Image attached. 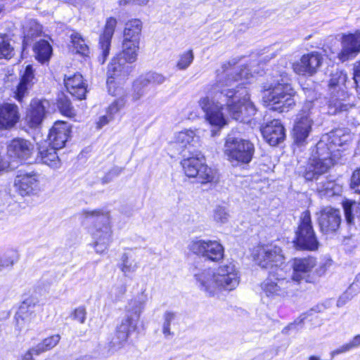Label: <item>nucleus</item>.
<instances>
[{
	"label": "nucleus",
	"mask_w": 360,
	"mask_h": 360,
	"mask_svg": "<svg viewBox=\"0 0 360 360\" xmlns=\"http://www.w3.org/2000/svg\"><path fill=\"white\" fill-rule=\"evenodd\" d=\"M261 73L255 61L243 68L233 67L228 62L222 65L221 70H217L216 89L227 98L226 109L232 119L245 122L256 113L247 89L242 86Z\"/></svg>",
	"instance_id": "obj_1"
},
{
	"label": "nucleus",
	"mask_w": 360,
	"mask_h": 360,
	"mask_svg": "<svg viewBox=\"0 0 360 360\" xmlns=\"http://www.w3.org/2000/svg\"><path fill=\"white\" fill-rule=\"evenodd\" d=\"M198 289L206 297L219 296L223 291H231L240 283V272L233 262H227L217 269H196L193 272Z\"/></svg>",
	"instance_id": "obj_2"
},
{
	"label": "nucleus",
	"mask_w": 360,
	"mask_h": 360,
	"mask_svg": "<svg viewBox=\"0 0 360 360\" xmlns=\"http://www.w3.org/2000/svg\"><path fill=\"white\" fill-rule=\"evenodd\" d=\"M140 42L122 41V51L114 57L108 65L107 86L112 96H120L123 93L120 86L132 71L131 63L138 58Z\"/></svg>",
	"instance_id": "obj_3"
},
{
	"label": "nucleus",
	"mask_w": 360,
	"mask_h": 360,
	"mask_svg": "<svg viewBox=\"0 0 360 360\" xmlns=\"http://www.w3.org/2000/svg\"><path fill=\"white\" fill-rule=\"evenodd\" d=\"M281 80L264 86V102L269 106L270 109L283 112L288 111L295 104V91L288 84L286 75L281 76Z\"/></svg>",
	"instance_id": "obj_4"
},
{
	"label": "nucleus",
	"mask_w": 360,
	"mask_h": 360,
	"mask_svg": "<svg viewBox=\"0 0 360 360\" xmlns=\"http://www.w3.org/2000/svg\"><path fill=\"white\" fill-rule=\"evenodd\" d=\"M82 215L85 219H93L94 226L90 229L92 238L91 247L98 255L105 254L112 241V231L110 215L100 210H84Z\"/></svg>",
	"instance_id": "obj_5"
},
{
	"label": "nucleus",
	"mask_w": 360,
	"mask_h": 360,
	"mask_svg": "<svg viewBox=\"0 0 360 360\" xmlns=\"http://www.w3.org/2000/svg\"><path fill=\"white\" fill-rule=\"evenodd\" d=\"M347 74L342 70H337L330 75L328 82V108L331 114L347 111L352 106L347 101L349 96L347 86Z\"/></svg>",
	"instance_id": "obj_6"
},
{
	"label": "nucleus",
	"mask_w": 360,
	"mask_h": 360,
	"mask_svg": "<svg viewBox=\"0 0 360 360\" xmlns=\"http://www.w3.org/2000/svg\"><path fill=\"white\" fill-rule=\"evenodd\" d=\"M224 152L232 165L248 164L252 159L255 147L248 140L229 135L225 141Z\"/></svg>",
	"instance_id": "obj_7"
},
{
	"label": "nucleus",
	"mask_w": 360,
	"mask_h": 360,
	"mask_svg": "<svg viewBox=\"0 0 360 360\" xmlns=\"http://www.w3.org/2000/svg\"><path fill=\"white\" fill-rule=\"evenodd\" d=\"M336 155L326 150L323 141H319L312 151L309 165L304 174L305 179L311 181L317 175L326 173L333 165Z\"/></svg>",
	"instance_id": "obj_8"
},
{
	"label": "nucleus",
	"mask_w": 360,
	"mask_h": 360,
	"mask_svg": "<svg viewBox=\"0 0 360 360\" xmlns=\"http://www.w3.org/2000/svg\"><path fill=\"white\" fill-rule=\"evenodd\" d=\"M181 165L186 176L189 178H196L202 184L216 183L218 181L217 172L208 167L203 157L193 156L184 158Z\"/></svg>",
	"instance_id": "obj_9"
},
{
	"label": "nucleus",
	"mask_w": 360,
	"mask_h": 360,
	"mask_svg": "<svg viewBox=\"0 0 360 360\" xmlns=\"http://www.w3.org/2000/svg\"><path fill=\"white\" fill-rule=\"evenodd\" d=\"M187 248L193 254L212 262H219L224 256V246L215 240L194 239Z\"/></svg>",
	"instance_id": "obj_10"
},
{
	"label": "nucleus",
	"mask_w": 360,
	"mask_h": 360,
	"mask_svg": "<svg viewBox=\"0 0 360 360\" xmlns=\"http://www.w3.org/2000/svg\"><path fill=\"white\" fill-rule=\"evenodd\" d=\"M292 281L284 278L279 271L271 274L261 283L262 293L271 300H281L289 295L292 290Z\"/></svg>",
	"instance_id": "obj_11"
},
{
	"label": "nucleus",
	"mask_w": 360,
	"mask_h": 360,
	"mask_svg": "<svg viewBox=\"0 0 360 360\" xmlns=\"http://www.w3.org/2000/svg\"><path fill=\"white\" fill-rule=\"evenodd\" d=\"M295 245L301 250H317L319 242L312 227L309 211L303 212L300 216V224L296 231Z\"/></svg>",
	"instance_id": "obj_12"
},
{
	"label": "nucleus",
	"mask_w": 360,
	"mask_h": 360,
	"mask_svg": "<svg viewBox=\"0 0 360 360\" xmlns=\"http://www.w3.org/2000/svg\"><path fill=\"white\" fill-rule=\"evenodd\" d=\"M316 112L317 110L312 102H307L303 105L293 127L292 135L295 141L297 144H302L309 136L314 123V117Z\"/></svg>",
	"instance_id": "obj_13"
},
{
	"label": "nucleus",
	"mask_w": 360,
	"mask_h": 360,
	"mask_svg": "<svg viewBox=\"0 0 360 360\" xmlns=\"http://www.w3.org/2000/svg\"><path fill=\"white\" fill-rule=\"evenodd\" d=\"M256 263L264 269H271L281 266L285 262V257L280 247L266 244L257 248L254 255Z\"/></svg>",
	"instance_id": "obj_14"
},
{
	"label": "nucleus",
	"mask_w": 360,
	"mask_h": 360,
	"mask_svg": "<svg viewBox=\"0 0 360 360\" xmlns=\"http://www.w3.org/2000/svg\"><path fill=\"white\" fill-rule=\"evenodd\" d=\"M198 105L205 113V120L211 126L221 129L226 124V120L222 113V105L219 102L205 96L199 100Z\"/></svg>",
	"instance_id": "obj_15"
},
{
	"label": "nucleus",
	"mask_w": 360,
	"mask_h": 360,
	"mask_svg": "<svg viewBox=\"0 0 360 360\" xmlns=\"http://www.w3.org/2000/svg\"><path fill=\"white\" fill-rule=\"evenodd\" d=\"M136 320L131 314H125L117 325L115 337L108 344V352L112 354L122 347L127 340L129 333L136 326Z\"/></svg>",
	"instance_id": "obj_16"
},
{
	"label": "nucleus",
	"mask_w": 360,
	"mask_h": 360,
	"mask_svg": "<svg viewBox=\"0 0 360 360\" xmlns=\"http://www.w3.org/2000/svg\"><path fill=\"white\" fill-rule=\"evenodd\" d=\"M14 186L21 196L37 195L40 191L39 176L34 172L20 173L15 179Z\"/></svg>",
	"instance_id": "obj_17"
},
{
	"label": "nucleus",
	"mask_w": 360,
	"mask_h": 360,
	"mask_svg": "<svg viewBox=\"0 0 360 360\" xmlns=\"http://www.w3.org/2000/svg\"><path fill=\"white\" fill-rule=\"evenodd\" d=\"M323 62L321 53L312 51L304 54L300 59L292 64L294 72L300 75L311 76L315 74Z\"/></svg>",
	"instance_id": "obj_18"
},
{
	"label": "nucleus",
	"mask_w": 360,
	"mask_h": 360,
	"mask_svg": "<svg viewBox=\"0 0 360 360\" xmlns=\"http://www.w3.org/2000/svg\"><path fill=\"white\" fill-rule=\"evenodd\" d=\"M319 224L323 233H335L341 224L340 211L332 207H323L319 212Z\"/></svg>",
	"instance_id": "obj_19"
},
{
	"label": "nucleus",
	"mask_w": 360,
	"mask_h": 360,
	"mask_svg": "<svg viewBox=\"0 0 360 360\" xmlns=\"http://www.w3.org/2000/svg\"><path fill=\"white\" fill-rule=\"evenodd\" d=\"M49 107V102L46 99L32 100L25 117L27 124L32 128L39 126L46 117Z\"/></svg>",
	"instance_id": "obj_20"
},
{
	"label": "nucleus",
	"mask_w": 360,
	"mask_h": 360,
	"mask_svg": "<svg viewBox=\"0 0 360 360\" xmlns=\"http://www.w3.org/2000/svg\"><path fill=\"white\" fill-rule=\"evenodd\" d=\"M359 52L360 31L344 35L342 39V50L338 53V58L344 62L354 58Z\"/></svg>",
	"instance_id": "obj_21"
},
{
	"label": "nucleus",
	"mask_w": 360,
	"mask_h": 360,
	"mask_svg": "<svg viewBox=\"0 0 360 360\" xmlns=\"http://www.w3.org/2000/svg\"><path fill=\"white\" fill-rule=\"evenodd\" d=\"M316 266V260L312 257L293 259L291 265L293 270L291 280L300 282L306 279Z\"/></svg>",
	"instance_id": "obj_22"
},
{
	"label": "nucleus",
	"mask_w": 360,
	"mask_h": 360,
	"mask_svg": "<svg viewBox=\"0 0 360 360\" xmlns=\"http://www.w3.org/2000/svg\"><path fill=\"white\" fill-rule=\"evenodd\" d=\"M37 80L32 66L31 65H27L20 82L13 91L14 98L19 102H22L23 98L28 96L30 91L37 82Z\"/></svg>",
	"instance_id": "obj_23"
},
{
	"label": "nucleus",
	"mask_w": 360,
	"mask_h": 360,
	"mask_svg": "<svg viewBox=\"0 0 360 360\" xmlns=\"http://www.w3.org/2000/svg\"><path fill=\"white\" fill-rule=\"evenodd\" d=\"M34 150L32 143L24 139L16 138L11 141L7 146L8 155L15 159L27 160Z\"/></svg>",
	"instance_id": "obj_24"
},
{
	"label": "nucleus",
	"mask_w": 360,
	"mask_h": 360,
	"mask_svg": "<svg viewBox=\"0 0 360 360\" xmlns=\"http://www.w3.org/2000/svg\"><path fill=\"white\" fill-rule=\"evenodd\" d=\"M70 134V125L63 121H57L50 130L49 139L55 148H62Z\"/></svg>",
	"instance_id": "obj_25"
},
{
	"label": "nucleus",
	"mask_w": 360,
	"mask_h": 360,
	"mask_svg": "<svg viewBox=\"0 0 360 360\" xmlns=\"http://www.w3.org/2000/svg\"><path fill=\"white\" fill-rule=\"evenodd\" d=\"M264 139L271 146H276L282 142L285 136V129L278 120L267 123L261 129Z\"/></svg>",
	"instance_id": "obj_26"
},
{
	"label": "nucleus",
	"mask_w": 360,
	"mask_h": 360,
	"mask_svg": "<svg viewBox=\"0 0 360 360\" xmlns=\"http://www.w3.org/2000/svg\"><path fill=\"white\" fill-rule=\"evenodd\" d=\"M20 119L18 107L15 104L3 103L0 104V129H9L13 127Z\"/></svg>",
	"instance_id": "obj_27"
},
{
	"label": "nucleus",
	"mask_w": 360,
	"mask_h": 360,
	"mask_svg": "<svg viewBox=\"0 0 360 360\" xmlns=\"http://www.w3.org/2000/svg\"><path fill=\"white\" fill-rule=\"evenodd\" d=\"M117 20L110 17L106 20L104 30L99 38V47L101 50L102 57L99 58L101 63H104L109 55L111 39L117 26Z\"/></svg>",
	"instance_id": "obj_28"
},
{
	"label": "nucleus",
	"mask_w": 360,
	"mask_h": 360,
	"mask_svg": "<svg viewBox=\"0 0 360 360\" xmlns=\"http://www.w3.org/2000/svg\"><path fill=\"white\" fill-rule=\"evenodd\" d=\"M65 86L68 92L78 99H83L87 92V85L83 79L82 75L76 73L72 75H65Z\"/></svg>",
	"instance_id": "obj_29"
},
{
	"label": "nucleus",
	"mask_w": 360,
	"mask_h": 360,
	"mask_svg": "<svg viewBox=\"0 0 360 360\" xmlns=\"http://www.w3.org/2000/svg\"><path fill=\"white\" fill-rule=\"evenodd\" d=\"M199 136L195 131L184 129L174 134L173 141L170 144L176 147L178 150H182L188 147L195 146L199 143Z\"/></svg>",
	"instance_id": "obj_30"
},
{
	"label": "nucleus",
	"mask_w": 360,
	"mask_h": 360,
	"mask_svg": "<svg viewBox=\"0 0 360 360\" xmlns=\"http://www.w3.org/2000/svg\"><path fill=\"white\" fill-rule=\"evenodd\" d=\"M147 300L148 296L144 290L129 301L127 307L126 314H131L137 321L144 309Z\"/></svg>",
	"instance_id": "obj_31"
},
{
	"label": "nucleus",
	"mask_w": 360,
	"mask_h": 360,
	"mask_svg": "<svg viewBox=\"0 0 360 360\" xmlns=\"http://www.w3.org/2000/svg\"><path fill=\"white\" fill-rule=\"evenodd\" d=\"M343 135L342 129H336L323 136L319 141L324 142L327 150L332 151L333 155L338 156L339 147L342 146L341 136Z\"/></svg>",
	"instance_id": "obj_32"
},
{
	"label": "nucleus",
	"mask_w": 360,
	"mask_h": 360,
	"mask_svg": "<svg viewBox=\"0 0 360 360\" xmlns=\"http://www.w3.org/2000/svg\"><path fill=\"white\" fill-rule=\"evenodd\" d=\"M142 22L139 19H132L126 24L123 33V41H136L140 42Z\"/></svg>",
	"instance_id": "obj_33"
},
{
	"label": "nucleus",
	"mask_w": 360,
	"mask_h": 360,
	"mask_svg": "<svg viewBox=\"0 0 360 360\" xmlns=\"http://www.w3.org/2000/svg\"><path fill=\"white\" fill-rule=\"evenodd\" d=\"M316 190L321 198H330L340 195L342 187L334 181H322L318 183Z\"/></svg>",
	"instance_id": "obj_34"
},
{
	"label": "nucleus",
	"mask_w": 360,
	"mask_h": 360,
	"mask_svg": "<svg viewBox=\"0 0 360 360\" xmlns=\"http://www.w3.org/2000/svg\"><path fill=\"white\" fill-rule=\"evenodd\" d=\"M58 149L55 148L53 146L49 148H40L39 153L41 162L52 168H58L60 163L56 152Z\"/></svg>",
	"instance_id": "obj_35"
},
{
	"label": "nucleus",
	"mask_w": 360,
	"mask_h": 360,
	"mask_svg": "<svg viewBox=\"0 0 360 360\" xmlns=\"http://www.w3.org/2000/svg\"><path fill=\"white\" fill-rule=\"evenodd\" d=\"M34 51L36 59L39 62L44 63L50 59L52 53V48L48 41L41 40L34 45Z\"/></svg>",
	"instance_id": "obj_36"
},
{
	"label": "nucleus",
	"mask_w": 360,
	"mask_h": 360,
	"mask_svg": "<svg viewBox=\"0 0 360 360\" xmlns=\"http://www.w3.org/2000/svg\"><path fill=\"white\" fill-rule=\"evenodd\" d=\"M71 46L70 50L72 53L85 56L88 53L89 48L86 45L85 40L77 32H74L70 36Z\"/></svg>",
	"instance_id": "obj_37"
},
{
	"label": "nucleus",
	"mask_w": 360,
	"mask_h": 360,
	"mask_svg": "<svg viewBox=\"0 0 360 360\" xmlns=\"http://www.w3.org/2000/svg\"><path fill=\"white\" fill-rule=\"evenodd\" d=\"M119 268L124 276H130L138 269V264L134 259H131L129 255L124 253L121 257Z\"/></svg>",
	"instance_id": "obj_38"
},
{
	"label": "nucleus",
	"mask_w": 360,
	"mask_h": 360,
	"mask_svg": "<svg viewBox=\"0 0 360 360\" xmlns=\"http://www.w3.org/2000/svg\"><path fill=\"white\" fill-rule=\"evenodd\" d=\"M166 80V77L158 72H148L143 77L140 78L135 84V88H138L139 85L146 86L152 83L155 84H162Z\"/></svg>",
	"instance_id": "obj_39"
},
{
	"label": "nucleus",
	"mask_w": 360,
	"mask_h": 360,
	"mask_svg": "<svg viewBox=\"0 0 360 360\" xmlns=\"http://www.w3.org/2000/svg\"><path fill=\"white\" fill-rule=\"evenodd\" d=\"M22 30L25 37L31 38L41 33V27L35 20L28 19L24 22Z\"/></svg>",
	"instance_id": "obj_40"
},
{
	"label": "nucleus",
	"mask_w": 360,
	"mask_h": 360,
	"mask_svg": "<svg viewBox=\"0 0 360 360\" xmlns=\"http://www.w3.org/2000/svg\"><path fill=\"white\" fill-rule=\"evenodd\" d=\"M193 60V51L188 49L178 56L176 67L179 70H185L192 64Z\"/></svg>",
	"instance_id": "obj_41"
},
{
	"label": "nucleus",
	"mask_w": 360,
	"mask_h": 360,
	"mask_svg": "<svg viewBox=\"0 0 360 360\" xmlns=\"http://www.w3.org/2000/svg\"><path fill=\"white\" fill-rule=\"evenodd\" d=\"M60 336L59 335H54L49 338H45L41 342L37 344L34 347L36 348L37 352L40 354L45 352L48 350L51 349L59 342Z\"/></svg>",
	"instance_id": "obj_42"
},
{
	"label": "nucleus",
	"mask_w": 360,
	"mask_h": 360,
	"mask_svg": "<svg viewBox=\"0 0 360 360\" xmlns=\"http://www.w3.org/2000/svg\"><path fill=\"white\" fill-rule=\"evenodd\" d=\"M13 48L10 44L6 34H0V58H10L13 55Z\"/></svg>",
	"instance_id": "obj_43"
},
{
	"label": "nucleus",
	"mask_w": 360,
	"mask_h": 360,
	"mask_svg": "<svg viewBox=\"0 0 360 360\" xmlns=\"http://www.w3.org/2000/svg\"><path fill=\"white\" fill-rule=\"evenodd\" d=\"M176 314L172 311H166L163 314L162 333L165 338L171 336L173 333L171 332V324L175 320Z\"/></svg>",
	"instance_id": "obj_44"
},
{
	"label": "nucleus",
	"mask_w": 360,
	"mask_h": 360,
	"mask_svg": "<svg viewBox=\"0 0 360 360\" xmlns=\"http://www.w3.org/2000/svg\"><path fill=\"white\" fill-rule=\"evenodd\" d=\"M229 214L226 207L218 205L213 211V219L217 224H223L229 221Z\"/></svg>",
	"instance_id": "obj_45"
},
{
	"label": "nucleus",
	"mask_w": 360,
	"mask_h": 360,
	"mask_svg": "<svg viewBox=\"0 0 360 360\" xmlns=\"http://www.w3.org/2000/svg\"><path fill=\"white\" fill-rule=\"evenodd\" d=\"M58 106L60 112L69 117H72L75 115V110L71 105V103L65 98H61L58 100Z\"/></svg>",
	"instance_id": "obj_46"
},
{
	"label": "nucleus",
	"mask_w": 360,
	"mask_h": 360,
	"mask_svg": "<svg viewBox=\"0 0 360 360\" xmlns=\"http://www.w3.org/2000/svg\"><path fill=\"white\" fill-rule=\"evenodd\" d=\"M356 205V202L352 200H346L342 202V207L344 209L345 216L347 222L351 224L354 221V216L352 214L353 207Z\"/></svg>",
	"instance_id": "obj_47"
},
{
	"label": "nucleus",
	"mask_w": 360,
	"mask_h": 360,
	"mask_svg": "<svg viewBox=\"0 0 360 360\" xmlns=\"http://www.w3.org/2000/svg\"><path fill=\"white\" fill-rule=\"evenodd\" d=\"M71 318L83 324L85 323L86 319V310L85 307L79 306L75 308L70 314Z\"/></svg>",
	"instance_id": "obj_48"
},
{
	"label": "nucleus",
	"mask_w": 360,
	"mask_h": 360,
	"mask_svg": "<svg viewBox=\"0 0 360 360\" xmlns=\"http://www.w3.org/2000/svg\"><path fill=\"white\" fill-rule=\"evenodd\" d=\"M125 105V100L124 98L120 97L113 101L107 108L106 113L109 115H114L117 113Z\"/></svg>",
	"instance_id": "obj_49"
},
{
	"label": "nucleus",
	"mask_w": 360,
	"mask_h": 360,
	"mask_svg": "<svg viewBox=\"0 0 360 360\" xmlns=\"http://www.w3.org/2000/svg\"><path fill=\"white\" fill-rule=\"evenodd\" d=\"M351 188L355 193L360 194V168L353 172L351 179Z\"/></svg>",
	"instance_id": "obj_50"
},
{
	"label": "nucleus",
	"mask_w": 360,
	"mask_h": 360,
	"mask_svg": "<svg viewBox=\"0 0 360 360\" xmlns=\"http://www.w3.org/2000/svg\"><path fill=\"white\" fill-rule=\"evenodd\" d=\"M353 79L356 84V89L360 98V60L356 62L354 65Z\"/></svg>",
	"instance_id": "obj_51"
},
{
	"label": "nucleus",
	"mask_w": 360,
	"mask_h": 360,
	"mask_svg": "<svg viewBox=\"0 0 360 360\" xmlns=\"http://www.w3.org/2000/svg\"><path fill=\"white\" fill-rule=\"evenodd\" d=\"M302 328V321L290 323L282 330V333L284 335H290V331L297 332Z\"/></svg>",
	"instance_id": "obj_52"
},
{
	"label": "nucleus",
	"mask_w": 360,
	"mask_h": 360,
	"mask_svg": "<svg viewBox=\"0 0 360 360\" xmlns=\"http://www.w3.org/2000/svg\"><path fill=\"white\" fill-rule=\"evenodd\" d=\"M34 347L30 348L26 351L20 357V360H35L34 356H38L40 354L39 352H37Z\"/></svg>",
	"instance_id": "obj_53"
},
{
	"label": "nucleus",
	"mask_w": 360,
	"mask_h": 360,
	"mask_svg": "<svg viewBox=\"0 0 360 360\" xmlns=\"http://www.w3.org/2000/svg\"><path fill=\"white\" fill-rule=\"evenodd\" d=\"M127 291V286L124 284L115 285L111 290V293L115 294V297H122Z\"/></svg>",
	"instance_id": "obj_54"
},
{
	"label": "nucleus",
	"mask_w": 360,
	"mask_h": 360,
	"mask_svg": "<svg viewBox=\"0 0 360 360\" xmlns=\"http://www.w3.org/2000/svg\"><path fill=\"white\" fill-rule=\"evenodd\" d=\"M350 350H351L350 346H349V343L347 342V343L342 345L341 347L337 348L336 349H334L333 351H332L330 353V355L332 358H333L338 354L347 352Z\"/></svg>",
	"instance_id": "obj_55"
},
{
	"label": "nucleus",
	"mask_w": 360,
	"mask_h": 360,
	"mask_svg": "<svg viewBox=\"0 0 360 360\" xmlns=\"http://www.w3.org/2000/svg\"><path fill=\"white\" fill-rule=\"evenodd\" d=\"M112 120H113V117L112 115H109L106 113L105 115H103L99 118V120L97 122L98 128L103 127V126L108 124Z\"/></svg>",
	"instance_id": "obj_56"
},
{
	"label": "nucleus",
	"mask_w": 360,
	"mask_h": 360,
	"mask_svg": "<svg viewBox=\"0 0 360 360\" xmlns=\"http://www.w3.org/2000/svg\"><path fill=\"white\" fill-rule=\"evenodd\" d=\"M150 0H121V4H131L139 6H145L149 3Z\"/></svg>",
	"instance_id": "obj_57"
},
{
	"label": "nucleus",
	"mask_w": 360,
	"mask_h": 360,
	"mask_svg": "<svg viewBox=\"0 0 360 360\" xmlns=\"http://www.w3.org/2000/svg\"><path fill=\"white\" fill-rule=\"evenodd\" d=\"M351 349L360 346V335H357L353 338L349 342Z\"/></svg>",
	"instance_id": "obj_58"
},
{
	"label": "nucleus",
	"mask_w": 360,
	"mask_h": 360,
	"mask_svg": "<svg viewBox=\"0 0 360 360\" xmlns=\"http://www.w3.org/2000/svg\"><path fill=\"white\" fill-rule=\"evenodd\" d=\"M122 168L114 167L108 172V176H111L113 179L118 176L122 172Z\"/></svg>",
	"instance_id": "obj_59"
},
{
	"label": "nucleus",
	"mask_w": 360,
	"mask_h": 360,
	"mask_svg": "<svg viewBox=\"0 0 360 360\" xmlns=\"http://www.w3.org/2000/svg\"><path fill=\"white\" fill-rule=\"evenodd\" d=\"M24 319L25 318L22 317L20 314H18L16 316L17 326L20 330H22L25 328V326H24L23 323Z\"/></svg>",
	"instance_id": "obj_60"
},
{
	"label": "nucleus",
	"mask_w": 360,
	"mask_h": 360,
	"mask_svg": "<svg viewBox=\"0 0 360 360\" xmlns=\"http://www.w3.org/2000/svg\"><path fill=\"white\" fill-rule=\"evenodd\" d=\"M351 139L349 134H345L343 132V135L341 136L342 146L349 142Z\"/></svg>",
	"instance_id": "obj_61"
},
{
	"label": "nucleus",
	"mask_w": 360,
	"mask_h": 360,
	"mask_svg": "<svg viewBox=\"0 0 360 360\" xmlns=\"http://www.w3.org/2000/svg\"><path fill=\"white\" fill-rule=\"evenodd\" d=\"M113 178L111 176H108V172L101 179L103 184H108L110 182Z\"/></svg>",
	"instance_id": "obj_62"
},
{
	"label": "nucleus",
	"mask_w": 360,
	"mask_h": 360,
	"mask_svg": "<svg viewBox=\"0 0 360 360\" xmlns=\"http://www.w3.org/2000/svg\"><path fill=\"white\" fill-rule=\"evenodd\" d=\"M143 95V93L142 91H139L137 93H136L133 95V100L138 101Z\"/></svg>",
	"instance_id": "obj_63"
},
{
	"label": "nucleus",
	"mask_w": 360,
	"mask_h": 360,
	"mask_svg": "<svg viewBox=\"0 0 360 360\" xmlns=\"http://www.w3.org/2000/svg\"><path fill=\"white\" fill-rule=\"evenodd\" d=\"M316 271L319 275H321L322 274H323L326 271V268H325V266H320V269H317Z\"/></svg>",
	"instance_id": "obj_64"
}]
</instances>
